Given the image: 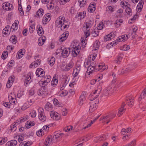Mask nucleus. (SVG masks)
I'll return each mask as SVG.
<instances>
[{
    "label": "nucleus",
    "instance_id": "ddd939ff",
    "mask_svg": "<svg viewBox=\"0 0 146 146\" xmlns=\"http://www.w3.org/2000/svg\"><path fill=\"white\" fill-rule=\"evenodd\" d=\"M45 72L41 68H38L36 71V74L38 77H42L44 75Z\"/></svg>",
    "mask_w": 146,
    "mask_h": 146
},
{
    "label": "nucleus",
    "instance_id": "58836bf2",
    "mask_svg": "<svg viewBox=\"0 0 146 146\" xmlns=\"http://www.w3.org/2000/svg\"><path fill=\"white\" fill-rule=\"evenodd\" d=\"M86 93L83 92L80 96L79 99L80 100L84 101L86 99Z\"/></svg>",
    "mask_w": 146,
    "mask_h": 146
},
{
    "label": "nucleus",
    "instance_id": "f8f14e48",
    "mask_svg": "<svg viewBox=\"0 0 146 146\" xmlns=\"http://www.w3.org/2000/svg\"><path fill=\"white\" fill-rule=\"evenodd\" d=\"M68 36V31L64 32L60 36L59 39V41L60 42H63L66 39Z\"/></svg>",
    "mask_w": 146,
    "mask_h": 146
},
{
    "label": "nucleus",
    "instance_id": "412c9836",
    "mask_svg": "<svg viewBox=\"0 0 146 146\" xmlns=\"http://www.w3.org/2000/svg\"><path fill=\"white\" fill-rule=\"evenodd\" d=\"M52 140L51 137H47L45 140L44 146H49L51 143Z\"/></svg>",
    "mask_w": 146,
    "mask_h": 146
},
{
    "label": "nucleus",
    "instance_id": "6e6d98bb",
    "mask_svg": "<svg viewBox=\"0 0 146 146\" xmlns=\"http://www.w3.org/2000/svg\"><path fill=\"white\" fill-rule=\"evenodd\" d=\"M68 26V27H69L68 25H67L66 24V22L64 23V24L63 25H61L60 27H61V30L64 31V30L66 27Z\"/></svg>",
    "mask_w": 146,
    "mask_h": 146
},
{
    "label": "nucleus",
    "instance_id": "37998d69",
    "mask_svg": "<svg viewBox=\"0 0 146 146\" xmlns=\"http://www.w3.org/2000/svg\"><path fill=\"white\" fill-rule=\"evenodd\" d=\"M125 11L126 13L129 16L132 15V10L129 7H127L125 9Z\"/></svg>",
    "mask_w": 146,
    "mask_h": 146
},
{
    "label": "nucleus",
    "instance_id": "39448f33",
    "mask_svg": "<svg viewBox=\"0 0 146 146\" xmlns=\"http://www.w3.org/2000/svg\"><path fill=\"white\" fill-rule=\"evenodd\" d=\"M97 68V65L92 66L90 64L88 67H86V68H88V69L86 73V74L89 75L90 74H92L94 72V70H98Z\"/></svg>",
    "mask_w": 146,
    "mask_h": 146
},
{
    "label": "nucleus",
    "instance_id": "1a4fd4ad",
    "mask_svg": "<svg viewBox=\"0 0 146 146\" xmlns=\"http://www.w3.org/2000/svg\"><path fill=\"white\" fill-rule=\"evenodd\" d=\"M14 78L15 76L13 75H12L9 77L6 85L7 88H9L11 87L12 84L14 81Z\"/></svg>",
    "mask_w": 146,
    "mask_h": 146
},
{
    "label": "nucleus",
    "instance_id": "e433bc0d",
    "mask_svg": "<svg viewBox=\"0 0 146 146\" xmlns=\"http://www.w3.org/2000/svg\"><path fill=\"white\" fill-rule=\"evenodd\" d=\"M45 93L44 89L42 88L39 89L37 92V94L39 96H42Z\"/></svg>",
    "mask_w": 146,
    "mask_h": 146
},
{
    "label": "nucleus",
    "instance_id": "423d86ee",
    "mask_svg": "<svg viewBox=\"0 0 146 146\" xmlns=\"http://www.w3.org/2000/svg\"><path fill=\"white\" fill-rule=\"evenodd\" d=\"M72 51V54L73 56H76L80 51V47L73 45L71 49Z\"/></svg>",
    "mask_w": 146,
    "mask_h": 146
},
{
    "label": "nucleus",
    "instance_id": "bf43d9fd",
    "mask_svg": "<svg viewBox=\"0 0 146 146\" xmlns=\"http://www.w3.org/2000/svg\"><path fill=\"white\" fill-rule=\"evenodd\" d=\"M137 27L135 26V27H133L132 29V31L133 32L132 33V35L133 36H134L136 35V33L137 31Z\"/></svg>",
    "mask_w": 146,
    "mask_h": 146
},
{
    "label": "nucleus",
    "instance_id": "8fccbe9b",
    "mask_svg": "<svg viewBox=\"0 0 146 146\" xmlns=\"http://www.w3.org/2000/svg\"><path fill=\"white\" fill-rule=\"evenodd\" d=\"M86 0H78V2H79L80 6L81 7L84 6L86 3Z\"/></svg>",
    "mask_w": 146,
    "mask_h": 146
},
{
    "label": "nucleus",
    "instance_id": "5701e85b",
    "mask_svg": "<svg viewBox=\"0 0 146 146\" xmlns=\"http://www.w3.org/2000/svg\"><path fill=\"white\" fill-rule=\"evenodd\" d=\"M41 60H37L36 61L33 62L30 66V68H32L33 66L35 67H37L38 65L40 64Z\"/></svg>",
    "mask_w": 146,
    "mask_h": 146
},
{
    "label": "nucleus",
    "instance_id": "f257e3e1",
    "mask_svg": "<svg viewBox=\"0 0 146 146\" xmlns=\"http://www.w3.org/2000/svg\"><path fill=\"white\" fill-rule=\"evenodd\" d=\"M102 90V88L100 87L98 88L96 90L93 92V94H91L90 95V98H91L90 99L91 101L89 103L90 105L89 111L91 112H92L95 110L97 108L98 105V102H96L93 100L98 97L99 95L100 94Z\"/></svg>",
    "mask_w": 146,
    "mask_h": 146
},
{
    "label": "nucleus",
    "instance_id": "052dcab7",
    "mask_svg": "<svg viewBox=\"0 0 146 146\" xmlns=\"http://www.w3.org/2000/svg\"><path fill=\"white\" fill-rule=\"evenodd\" d=\"M28 118V116L27 115L25 116V117H23L21 118L20 120V122H22L26 121Z\"/></svg>",
    "mask_w": 146,
    "mask_h": 146
},
{
    "label": "nucleus",
    "instance_id": "864d4df0",
    "mask_svg": "<svg viewBox=\"0 0 146 146\" xmlns=\"http://www.w3.org/2000/svg\"><path fill=\"white\" fill-rule=\"evenodd\" d=\"M142 98H144L146 96V88L145 89L140 96Z\"/></svg>",
    "mask_w": 146,
    "mask_h": 146
},
{
    "label": "nucleus",
    "instance_id": "9d476101",
    "mask_svg": "<svg viewBox=\"0 0 146 146\" xmlns=\"http://www.w3.org/2000/svg\"><path fill=\"white\" fill-rule=\"evenodd\" d=\"M116 33L115 31H113L110 33L109 34L107 35L105 37V39L106 41L111 40L116 35Z\"/></svg>",
    "mask_w": 146,
    "mask_h": 146
},
{
    "label": "nucleus",
    "instance_id": "de8ad7c7",
    "mask_svg": "<svg viewBox=\"0 0 146 146\" xmlns=\"http://www.w3.org/2000/svg\"><path fill=\"white\" fill-rule=\"evenodd\" d=\"M18 9L21 14L20 15H24V12L22 8V6L21 5H19L18 6Z\"/></svg>",
    "mask_w": 146,
    "mask_h": 146
},
{
    "label": "nucleus",
    "instance_id": "c03bdc74",
    "mask_svg": "<svg viewBox=\"0 0 146 146\" xmlns=\"http://www.w3.org/2000/svg\"><path fill=\"white\" fill-rule=\"evenodd\" d=\"M125 109H124L123 108H120L118 111L117 115L120 117L123 114V113L124 112Z\"/></svg>",
    "mask_w": 146,
    "mask_h": 146
},
{
    "label": "nucleus",
    "instance_id": "09e8293b",
    "mask_svg": "<svg viewBox=\"0 0 146 146\" xmlns=\"http://www.w3.org/2000/svg\"><path fill=\"white\" fill-rule=\"evenodd\" d=\"M31 105L30 104L27 105V104H25L23 105L21 107V109L22 110H25L27 108H29V107Z\"/></svg>",
    "mask_w": 146,
    "mask_h": 146
},
{
    "label": "nucleus",
    "instance_id": "c9c22d12",
    "mask_svg": "<svg viewBox=\"0 0 146 146\" xmlns=\"http://www.w3.org/2000/svg\"><path fill=\"white\" fill-rule=\"evenodd\" d=\"M35 123L34 121H30L29 123L27 122V123L26 124L25 127L28 129L30 128V127H29V126H33L35 125Z\"/></svg>",
    "mask_w": 146,
    "mask_h": 146
},
{
    "label": "nucleus",
    "instance_id": "20e7f679",
    "mask_svg": "<svg viewBox=\"0 0 146 146\" xmlns=\"http://www.w3.org/2000/svg\"><path fill=\"white\" fill-rule=\"evenodd\" d=\"M38 111L39 113L38 115L39 119L42 122L45 121L46 119V117L43 113V109L42 108H40L38 109Z\"/></svg>",
    "mask_w": 146,
    "mask_h": 146
},
{
    "label": "nucleus",
    "instance_id": "603ef678",
    "mask_svg": "<svg viewBox=\"0 0 146 146\" xmlns=\"http://www.w3.org/2000/svg\"><path fill=\"white\" fill-rule=\"evenodd\" d=\"M130 47L129 46L127 45H124L122 48V50H123L127 51L128 50L130 49Z\"/></svg>",
    "mask_w": 146,
    "mask_h": 146
},
{
    "label": "nucleus",
    "instance_id": "393cba45",
    "mask_svg": "<svg viewBox=\"0 0 146 146\" xmlns=\"http://www.w3.org/2000/svg\"><path fill=\"white\" fill-rule=\"evenodd\" d=\"M88 9L89 12H94L96 9V6L95 5L92 4L91 5H90L88 7Z\"/></svg>",
    "mask_w": 146,
    "mask_h": 146
},
{
    "label": "nucleus",
    "instance_id": "774afa93",
    "mask_svg": "<svg viewBox=\"0 0 146 146\" xmlns=\"http://www.w3.org/2000/svg\"><path fill=\"white\" fill-rule=\"evenodd\" d=\"M62 114L63 116H66L67 114V112L66 108H63L62 110Z\"/></svg>",
    "mask_w": 146,
    "mask_h": 146
},
{
    "label": "nucleus",
    "instance_id": "dca6fc26",
    "mask_svg": "<svg viewBox=\"0 0 146 146\" xmlns=\"http://www.w3.org/2000/svg\"><path fill=\"white\" fill-rule=\"evenodd\" d=\"M19 21L17 20H16L15 23L13 24L11 27V29H12V32H15L18 28V24Z\"/></svg>",
    "mask_w": 146,
    "mask_h": 146
},
{
    "label": "nucleus",
    "instance_id": "f3484780",
    "mask_svg": "<svg viewBox=\"0 0 146 146\" xmlns=\"http://www.w3.org/2000/svg\"><path fill=\"white\" fill-rule=\"evenodd\" d=\"M25 49H22L20 50L17 53V57L18 59H20L24 55L25 53Z\"/></svg>",
    "mask_w": 146,
    "mask_h": 146
},
{
    "label": "nucleus",
    "instance_id": "0e129e2a",
    "mask_svg": "<svg viewBox=\"0 0 146 146\" xmlns=\"http://www.w3.org/2000/svg\"><path fill=\"white\" fill-rule=\"evenodd\" d=\"M36 113L35 110H33L31 113H30L31 117H36Z\"/></svg>",
    "mask_w": 146,
    "mask_h": 146
},
{
    "label": "nucleus",
    "instance_id": "6ab92c4d",
    "mask_svg": "<svg viewBox=\"0 0 146 146\" xmlns=\"http://www.w3.org/2000/svg\"><path fill=\"white\" fill-rule=\"evenodd\" d=\"M9 25H8L6 26L5 28L3 30L2 32V34L4 35H9L10 32L9 30V29H11Z\"/></svg>",
    "mask_w": 146,
    "mask_h": 146
},
{
    "label": "nucleus",
    "instance_id": "a211bd4d",
    "mask_svg": "<svg viewBox=\"0 0 146 146\" xmlns=\"http://www.w3.org/2000/svg\"><path fill=\"white\" fill-rule=\"evenodd\" d=\"M64 134L61 133L59 131H56L54 133L53 138L57 139L58 138H62L64 135Z\"/></svg>",
    "mask_w": 146,
    "mask_h": 146
},
{
    "label": "nucleus",
    "instance_id": "f704fd0d",
    "mask_svg": "<svg viewBox=\"0 0 146 146\" xmlns=\"http://www.w3.org/2000/svg\"><path fill=\"white\" fill-rule=\"evenodd\" d=\"M55 60V58L54 57H52L50 59H48V63L50 66H52L54 64Z\"/></svg>",
    "mask_w": 146,
    "mask_h": 146
},
{
    "label": "nucleus",
    "instance_id": "2eb2a0df",
    "mask_svg": "<svg viewBox=\"0 0 146 146\" xmlns=\"http://www.w3.org/2000/svg\"><path fill=\"white\" fill-rule=\"evenodd\" d=\"M50 19V16L48 14L45 15L43 17L42 22L44 24H46Z\"/></svg>",
    "mask_w": 146,
    "mask_h": 146
},
{
    "label": "nucleus",
    "instance_id": "ea45409f",
    "mask_svg": "<svg viewBox=\"0 0 146 146\" xmlns=\"http://www.w3.org/2000/svg\"><path fill=\"white\" fill-rule=\"evenodd\" d=\"M111 116H110V115H106L103 117L102 118H100L101 120H103L104 122H105L107 120H108L109 119H111L110 117Z\"/></svg>",
    "mask_w": 146,
    "mask_h": 146
},
{
    "label": "nucleus",
    "instance_id": "a878e982",
    "mask_svg": "<svg viewBox=\"0 0 146 146\" xmlns=\"http://www.w3.org/2000/svg\"><path fill=\"white\" fill-rule=\"evenodd\" d=\"M44 13V10L42 9H40L36 12V15L35 16L36 17H42Z\"/></svg>",
    "mask_w": 146,
    "mask_h": 146
},
{
    "label": "nucleus",
    "instance_id": "2f4dec72",
    "mask_svg": "<svg viewBox=\"0 0 146 146\" xmlns=\"http://www.w3.org/2000/svg\"><path fill=\"white\" fill-rule=\"evenodd\" d=\"M131 129L130 128H128L126 129H123L121 131V134L122 135H124L126 133H129L131 131Z\"/></svg>",
    "mask_w": 146,
    "mask_h": 146
},
{
    "label": "nucleus",
    "instance_id": "69168bd1",
    "mask_svg": "<svg viewBox=\"0 0 146 146\" xmlns=\"http://www.w3.org/2000/svg\"><path fill=\"white\" fill-rule=\"evenodd\" d=\"M43 131L42 129L39 130L38 132H37L36 134L38 136H40L42 135Z\"/></svg>",
    "mask_w": 146,
    "mask_h": 146
},
{
    "label": "nucleus",
    "instance_id": "4be33fe9",
    "mask_svg": "<svg viewBox=\"0 0 146 146\" xmlns=\"http://www.w3.org/2000/svg\"><path fill=\"white\" fill-rule=\"evenodd\" d=\"M143 1L141 0L137 6V12H140L143 8Z\"/></svg>",
    "mask_w": 146,
    "mask_h": 146
},
{
    "label": "nucleus",
    "instance_id": "7ed1b4c3",
    "mask_svg": "<svg viewBox=\"0 0 146 146\" xmlns=\"http://www.w3.org/2000/svg\"><path fill=\"white\" fill-rule=\"evenodd\" d=\"M65 19L64 16H60L56 21L55 23L56 27H60L61 25L64 24Z\"/></svg>",
    "mask_w": 146,
    "mask_h": 146
},
{
    "label": "nucleus",
    "instance_id": "6e6552de",
    "mask_svg": "<svg viewBox=\"0 0 146 146\" xmlns=\"http://www.w3.org/2000/svg\"><path fill=\"white\" fill-rule=\"evenodd\" d=\"M50 115L51 118L56 120H58L60 118V115L54 111H51L50 112Z\"/></svg>",
    "mask_w": 146,
    "mask_h": 146
},
{
    "label": "nucleus",
    "instance_id": "4d7b16f0",
    "mask_svg": "<svg viewBox=\"0 0 146 146\" xmlns=\"http://www.w3.org/2000/svg\"><path fill=\"white\" fill-rule=\"evenodd\" d=\"M91 61V59H90V58H88V60L87 61V62H85L84 63V66L86 68L87 67H88V66L90 65V64H91L90 63V62Z\"/></svg>",
    "mask_w": 146,
    "mask_h": 146
},
{
    "label": "nucleus",
    "instance_id": "9b49d317",
    "mask_svg": "<svg viewBox=\"0 0 146 146\" xmlns=\"http://www.w3.org/2000/svg\"><path fill=\"white\" fill-rule=\"evenodd\" d=\"M12 95V93H11L8 96L10 104L14 105L17 103V101L16 99L14 98V97H13L11 95Z\"/></svg>",
    "mask_w": 146,
    "mask_h": 146
},
{
    "label": "nucleus",
    "instance_id": "a18cd8bd",
    "mask_svg": "<svg viewBox=\"0 0 146 146\" xmlns=\"http://www.w3.org/2000/svg\"><path fill=\"white\" fill-rule=\"evenodd\" d=\"M106 10L108 13H111L113 11V8L111 6H109L107 7Z\"/></svg>",
    "mask_w": 146,
    "mask_h": 146
},
{
    "label": "nucleus",
    "instance_id": "4468645a",
    "mask_svg": "<svg viewBox=\"0 0 146 146\" xmlns=\"http://www.w3.org/2000/svg\"><path fill=\"white\" fill-rule=\"evenodd\" d=\"M31 72L29 73L27 76L26 78L25 81V85L27 86L31 82Z\"/></svg>",
    "mask_w": 146,
    "mask_h": 146
},
{
    "label": "nucleus",
    "instance_id": "c85d7f7f",
    "mask_svg": "<svg viewBox=\"0 0 146 146\" xmlns=\"http://www.w3.org/2000/svg\"><path fill=\"white\" fill-rule=\"evenodd\" d=\"M133 100V99L132 98L127 99L126 100L127 102V104L130 107H132L134 102Z\"/></svg>",
    "mask_w": 146,
    "mask_h": 146
},
{
    "label": "nucleus",
    "instance_id": "338daca9",
    "mask_svg": "<svg viewBox=\"0 0 146 146\" xmlns=\"http://www.w3.org/2000/svg\"><path fill=\"white\" fill-rule=\"evenodd\" d=\"M94 141L95 143L100 142L101 141L100 137H96L94 138Z\"/></svg>",
    "mask_w": 146,
    "mask_h": 146
},
{
    "label": "nucleus",
    "instance_id": "e2e57ef3",
    "mask_svg": "<svg viewBox=\"0 0 146 146\" xmlns=\"http://www.w3.org/2000/svg\"><path fill=\"white\" fill-rule=\"evenodd\" d=\"M108 135H102L100 136V138L101 141H102L105 140L106 139Z\"/></svg>",
    "mask_w": 146,
    "mask_h": 146
},
{
    "label": "nucleus",
    "instance_id": "bb28decb",
    "mask_svg": "<svg viewBox=\"0 0 146 146\" xmlns=\"http://www.w3.org/2000/svg\"><path fill=\"white\" fill-rule=\"evenodd\" d=\"M10 41L11 42L15 44L17 42V37L14 35H12L10 38Z\"/></svg>",
    "mask_w": 146,
    "mask_h": 146
},
{
    "label": "nucleus",
    "instance_id": "c756f323",
    "mask_svg": "<svg viewBox=\"0 0 146 146\" xmlns=\"http://www.w3.org/2000/svg\"><path fill=\"white\" fill-rule=\"evenodd\" d=\"M58 80L56 75L54 76L51 82L52 85L55 86L57 84Z\"/></svg>",
    "mask_w": 146,
    "mask_h": 146
},
{
    "label": "nucleus",
    "instance_id": "cd10ccee",
    "mask_svg": "<svg viewBox=\"0 0 146 146\" xmlns=\"http://www.w3.org/2000/svg\"><path fill=\"white\" fill-rule=\"evenodd\" d=\"M37 33L40 36L43 34V30L40 25H38L37 26Z\"/></svg>",
    "mask_w": 146,
    "mask_h": 146
},
{
    "label": "nucleus",
    "instance_id": "4c0bfd02",
    "mask_svg": "<svg viewBox=\"0 0 146 146\" xmlns=\"http://www.w3.org/2000/svg\"><path fill=\"white\" fill-rule=\"evenodd\" d=\"M86 13L85 11L81 12L78 13V16L80 17L81 19H83L86 16Z\"/></svg>",
    "mask_w": 146,
    "mask_h": 146
},
{
    "label": "nucleus",
    "instance_id": "49530a36",
    "mask_svg": "<svg viewBox=\"0 0 146 146\" xmlns=\"http://www.w3.org/2000/svg\"><path fill=\"white\" fill-rule=\"evenodd\" d=\"M52 107V105L49 102H48L46 103V104L44 108L47 110H48L49 108H51Z\"/></svg>",
    "mask_w": 146,
    "mask_h": 146
},
{
    "label": "nucleus",
    "instance_id": "79ce46f5",
    "mask_svg": "<svg viewBox=\"0 0 146 146\" xmlns=\"http://www.w3.org/2000/svg\"><path fill=\"white\" fill-rule=\"evenodd\" d=\"M125 11L126 13L129 16L132 15V10L129 7H127L125 9Z\"/></svg>",
    "mask_w": 146,
    "mask_h": 146
},
{
    "label": "nucleus",
    "instance_id": "5fc2aeb1",
    "mask_svg": "<svg viewBox=\"0 0 146 146\" xmlns=\"http://www.w3.org/2000/svg\"><path fill=\"white\" fill-rule=\"evenodd\" d=\"M7 141V137L3 138L1 139L0 138V144L1 145L5 143Z\"/></svg>",
    "mask_w": 146,
    "mask_h": 146
},
{
    "label": "nucleus",
    "instance_id": "13d9d810",
    "mask_svg": "<svg viewBox=\"0 0 146 146\" xmlns=\"http://www.w3.org/2000/svg\"><path fill=\"white\" fill-rule=\"evenodd\" d=\"M99 43L98 41L96 40L94 44V47L96 48H98L99 47Z\"/></svg>",
    "mask_w": 146,
    "mask_h": 146
},
{
    "label": "nucleus",
    "instance_id": "f03ea898",
    "mask_svg": "<svg viewBox=\"0 0 146 146\" xmlns=\"http://www.w3.org/2000/svg\"><path fill=\"white\" fill-rule=\"evenodd\" d=\"M59 52H62V56L64 58L68 57L70 52V50L69 48H66L63 46L60 48Z\"/></svg>",
    "mask_w": 146,
    "mask_h": 146
},
{
    "label": "nucleus",
    "instance_id": "b1692460",
    "mask_svg": "<svg viewBox=\"0 0 146 146\" xmlns=\"http://www.w3.org/2000/svg\"><path fill=\"white\" fill-rule=\"evenodd\" d=\"M91 24L89 23H86L85 24V25H84L83 27V28L85 30L84 32H86L88 30H89V29L91 27Z\"/></svg>",
    "mask_w": 146,
    "mask_h": 146
},
{
    "label": "nucleus",
    "instance_id": "680f3d73",
    "mask_svg": "<svg viewBox=\"0 0 146 146\" xmlns=\"http://www.w3.org/2000/svg\"><path fill=\"white\" fill-rule=\"evenodd\" d=\"M8 52L7 51H4L2 54L1 57L3 59H5L7 56Z\"/></svg>",
    "mask_w": 146,
    "mask_h": 146
},
{
    "label": "nucleus",
    "instance_id": "7c9ffc66",
    "mask_svg": "<svg viewBox=\"0 0 146 146\" xmlns=\"http://www.w3.org/2000/svg\"><path fill=\"white\" fill-rule=\"evenodd\" d=\"M133 68V67H128V66L125 69H123L122 70L121 73L123 74L127 73L128 72L132 70Z\"/></svg>",
    "mask_w": 146,
    "mask_h": 146
},
{
    "label": "nucleus",
    "instance_id": "72a5a7b5",
    "mask_svg": "<svg viewBox=\"0 0 146 146\" xmlns=\"http://www.w3.org/2000/svg\"><path fill=\"white\" fill-rule=\"evenodd\" d=\"M85 34V37H82L81 38V42H84L85 41L86 39V38H87L88 36H89L90 35V32L89 30H88L86 32L84 33Z\"/></svg>",
    "mask_w": 146,
    "mask_h": 146
},
{
    "label": "nucleus",
    "instance_id": "0eeeda50",
    "mask_svg": "<svg viewBox=\"0 0 146 146\" xmlns=\"http://www.w3.org/2000/svg\"><path fill=\"white\" fill-rule=\"evenodd\" d=\"M2 7L3 9L7 11H10L13 9L12 5L9 3H3Z\"/></svg>",
    "mask_w": 146,
    "mask_h": 146
},
{
    "label": "nucleus",
    "instance_id": "3c124183",
    "mask_svg": "<svg viewBox=\"0 0 146 146\" xmlns=\"http://www.w3.org/2000/svg\"><path fill=\"white\" fill-rule=\"evenodd\" d=\"M35 25L34 24L33 25H31L30 27V28L29 29V31L31 33H32L35 29Z\"/></svg>",
    "mask_w": 146,
    "mask_h": 146
},
{
    "label": "nucleus",
    "instance_id": "aec40b11",
    "mask_svg": "<svg viewBox=\"0 0 146 146\" xmlns=\"http://www.w3.org/2000/svg\"><path fill=\"white\" fill-rule=\"evenodd\" d=\"M17 144V141L15 140H12L8 142L5 146H15Z\"/></svg>",
    "mask_w": 146,
    "mask_h": 146
},
{
    "label": "nucleus",
    "instance_id": "473e14b6",
    "mask_svg": "<svg viewBox=\"0 0 146 146\" xmlns=\"http://www.w3.org/2000/svg\"><path fill=\"white\" fill-rule=\"evenodd\" d=\"M80 70V68L79 67H78L77 68L74 70L73 73V74H74L73 76L74 77L77 76Z\"/></svg>",
    "mask_w": 146,
    "mask_h": 146
},
{
    "label": "nucleus",
    "instance_id": "a19ab883",
    "mask_svg": "<svg viewBox=\"0 0 146 146\" xmlns=\"http://www.w3.org/2000/svg\"><path fill=\"white\" fill-rule=\"evenodd\" d=\"M125 11L126 13L129 16L132 15V10L129 7H127L125 9Z\"/></svg>",
    "mask_w": 146,
    "mask_h": 146
}]
</instances>
